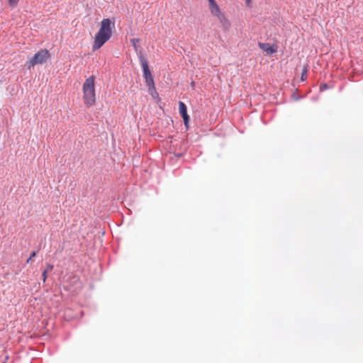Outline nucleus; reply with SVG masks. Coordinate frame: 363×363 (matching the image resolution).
<instances>
[{
    "label": "nucleus",
    "mask_w": 363,
    "mask_h": 363,
    "mask_svg": "<svg viewBox=\"0 0 363 363\" xmlns=\"http://www.w3.org/2000/svg\"><path fill=\"white\" fill-rule=\"evenodd\" d=\"M114 26V22H112L109 18H104L101 21L99 30L94 38L92 46L93 50H99L111 38Z\"/></svg>",
    "instance_id": "1"
},
{
    "label": "nucleus",
    "mask_w": 363,
    "mask_h": 363,
    "mask_svg": "<svg viewBox=\"0 0 363 363\" xmlns=\"http://www.w3.org/2000/svg\"><path fill=\"white\" fill-rule=\"evenodd\" d=\"M83 100L87 107L93 106L96 103L95 77L87 78L82 86Z\"/></svg>",
    "instance_id": "2"
},
{
    "label": "nucleus",
    "mask_w": 363,
    "mask_h": 363,
    "mask_svg": "<svg viewBox=\"0 0 363 363\" xmlns=\"http://www.w3.org/2000/svg\"><path fill=\"white\" fill-rule=\"evenodd\" d=\"M209 3V9L211 13L216 16L219 21L221 26L224 30H228L230 26L229 20L226 18L225 15L221 11L219 6L215 0H208Z\"/></svg>",
    "instance_id": "3"
},
{
    "label": "nucleus",
    "mask_w": 363,
    "mask_h": 363,
    "mask_svg": "<svg viewBox=\"0 0 363 363\" xmlns=\"http://www.w3.org/2000/svg\"><path fill=\"white\" fill-rule=\"evenodd\" d=\"M50 58V53L49 51L47 49H41L28 61V63L29 64V67H34L37 65H43L46 63Z\"/></svg>",
    "instance_id": "4"
},
{
    "label": "nucleus",
    "mask_w": 363,
    "mask_h": 363,
    "mask_svg": "<svg viewBox=\"0 0 363 363\" xmlns=\"http://www.w3.org/2000/svg\"><path fill=\"white\" fill-rule=\"evenodd\" d=\"M141 65L143 69L144 77L148 86L154 84L153 77L149 69L148 64L147 60L143 57H140Z\"/></svg>",
    "instance_id": "5"
},
{
    "label": "nucleus",
    "mask_w": 363,
    "mask_h": 363,
    "mask_svg": "<svg viewBox=\"0 0 363 363\" xmlns=\"http://www.w3.org/2000/svg\"><path fill=\"white\" fill-rule=\"evenodd\" d=\"M259 47L268 55H272L277 52V48L274 45H271L269 43H259Z\"/></svg>",
    "instance_id": "6"
},
{
    "label": "nucleus",
    "mask_w": 363,
    "mask_h": 363,
    "mask_svg": "<svg viewBox=\"0 0 363 363\" xmlns=\"http://www.w3.org/2000/svg\"><path fill=\"white\" fill-rule=\"evenodd\" d=\"M179 111L182 117L188 116L186 106L182 101L179 102Z\"/></svg>",
    "instance_id": "7"
},
{
    "label": "nucleus",
    "mask_w": 363,
    "mask_h": 363,
    "mask_svg": "<svg viewBox=\"0 0 363 363\" xmlns=\"http://www.w3.org/2000/svg\"><path fill=\"white\" fill-rule=\"evenodd\" d=\"M307 72H308V67H307V66H305L303 69V72L301 74V81H305L307 79Z\"/></svg>",
    "instance_id": "8"
},
{
    "label": "nucleus",
    "mask_w": 363,
    "mask_h": 363,
    "mask_svg": "<svg viewBox=\"0 0 363 363\" xmlns=\"http://www.w3.org/2000/svg\"><path fill=\"white\" fill-rule=\"evenodd\" d=\"M35 255H36V252L35 251L32 252L30 253V255L29 258L26 260V263L27 264L30 263L33 261V258L34 257H35Z\"/></svg>",
    "instance_id": "9"
},
{
    "label": "nucleus",
    "mask_w": 363,
    "mask_h": 363,
    "mask_svg": "<svg viewBox=\"0 0 363 363\" xmlns=\"http://www.w3.org/2000/svg\"><path fill=\"white\" fill-rule=\"evenodd\" d=\"M18 0H9V4L11 7L13 8L17 6Z\"/></svg>",
    "instance_id": "10"
},
{
    "label": "nucleus",
    "mask_w": 363,
    "mask_h": 363,
    "mask_svg": "<svg viewBox=\"0 0 363 363\" xmlns=\"http://www.w3.org/2000/svg\"><path fill=\"white\" fill-rule=\"evenodd\" d=\"M182 118L184 120V123L185 127L186 128H188V127H189V116H183Z\"/></svg>",
    "instance_id": "11"
},
{
    "label": "nucleus",
    "mask_w": 363,
    "mask_h": 363,
    "mask_svg": "<svg viewBox=\"0 0 363 363\" xmlns=\"http://www.w3.org/2000/svg\"><path fill=\"white\" fill-rule=\"evenodd\" d=\"M54 266L50 264H47L46 268L44 271H47V272H51L53 269Z\"/></svg>",
    "instance_id": "12"
},
{
    "label": "nucleus",
    "mask_w": 363,
    "mask_h": 363,
    "mask_svg": "<svg viewBox=\"0 0 363 363\" xmlns=\"http://www.w3.org/2000/svg\"><path fill=\"white\" fill-rule=\"evenodd\" d=\"M48 273L47 271H43L42 273L43 280L45 282L48 278Z\"/></svg>",
    "instance_id": "13"
},
{
    "label": "nucleus",
    "mask_w": 363,
    "mask_h": 363,
    "mask_svg": "<svg viewBox=\"0 0 363 363\" xmlns=\"http://www.w3.org/2000/svg\"><path fill=\"white\" fill-rule=\"evenodd\" d=\"M132 43L133 44V46L135 47V48L136 49L137 48V45L136 44L139 42V40L138 39H136V38H133L132 39Z\"/></svg>",
    "instance_id": "14"
},
{
    "label": "nucleus",
    "mask_w": 363,
    "mask_h": 363,
    "mask_svg": "<svg viewBox=\"0 0 363 363\" xmlns=\"http://www.w3.org/2000/svg\"><path fill=\"white\" fill-rule=\"evenodd\" d=\"M245 4L248 7L251 6V0H245Z\"/></svg>",
    "instance_id": "15"
},
{
    "label": "nucleus",
    "mask_w": 363,
    "mask_h": 363,
    "mask_svg": "<svg viewBox=\"0 0 363 363\" xmlns=\"http://www.w3.org/2000/svg\"><path fill=\"white\" fill-rule=\"evenodd\" d=\"M326 84H323V88H326Z\"/></svg>",
    "instance_id": "16"
}]
</instances>
